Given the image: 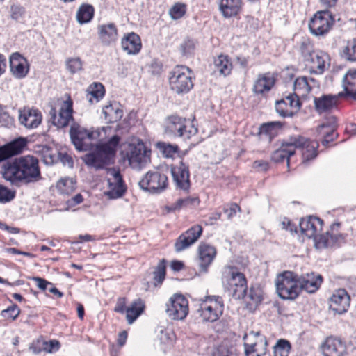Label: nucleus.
Masks as SVG:
<instances>
[{"label":"nucleus","mask_w":356,"mask_h":356,"mask_svg":"<svg viewBox=\"0 0 356 356\" xmlns=\"http://www.w3.org/2000/svg\"><path fill=\"white\" fill-rule=\"evenodd\" d=\"M2 177L11 184L38 182L42 179L38 159L31 155L17 157L1 166Z\"/></svg>","instance_id":"nucleus-1"},{"label":"nucleus","mask_w":356,"mask_h":356,"mask_svg":"<svg viewBox=\"0 0 356 356\" xmlns=\"http://www.w3.org/2000/svg\"><path fill=\"white\" fill-rule=\"evenodd\" d=\"M120 138L118 135L112 136L106 143L96 145L95 149L83 157L86 165L96 170L104 169L113 162Z\"/></svg>","instance_id":"nucleus-2"},{"label":"nucleus","mask_w":356,"mask_h":356,"mask_svg":"<svg viewBox=\"0 0 356 356\" xmlns=\"http://www.w3.org/2000/svg\"><path fill=\"white\" fill-rule=\"evenodd\" d=\"M188 124L186 118L176 115H170L165 121V134L170 138L179 137L188 140L197 133V129Z\"/></svg>","instance_id":"nucleus-3"},{"label":"nucleus","mask_w":356,"mask_h":356,"mask_svg":"<svg viewBox=\"0 0 356 356\" xmlns=\"http://www.w3.org/2000/svg\"><path fill=\"white\" fill-rule=\"evenodd\" d=\"M170 89L177 95L188 93L193 88V72L189 67L177 65L169 77Z\"/></svg>","instance_id":"nucleus-4"},{"label":"nucleus","mask_w":356,"mask_h":356,"mask_svg":"<svg viewBox=\"0 0 356 356\" xmlns=\"http://www.w3.org/2000/svg\"><path fill=\"white\" fill-rule=\"evenodd\" d=\"M222 283L225 289L236 299L244 298L247 287L246 278L236 268L229 267L224 273Z\"/></svg>","instance_id":"nucleus-5"},{"label":"nucleus","mask_w":356,"mask_h":356,"mask_svg":"<svg viewBox=\"0 0 356 356\" xmlns=\"http://www.w3.org/2000/svg\"><path fill=\"white\" fill-rule=\"evenodd\" d=\"M276 290L278 296L283 300H294L300 294L298 275L286 271L277 276Z\"/></svg>","instance_id":"nucleus-6"},{"label":"nucleus","mask_w":356,"mask_h":356,"mask_svg":"<svg viewBox=\"0 0 356 356\" xmlns=\"http://www.w3.org/2000/svg\"><path fill=\"white\" fill-rule=\"evenodd\" d=\"M98 135V133L88 130L76 122H73L71 124L70 139L76 149L79 152L92 149L93 141L97 138Z\"/></svg>","instance_id":"nucleus-7"},{"label":"nucleus","mask_w":356,"mask_h":356,"mask_svg":"<svg viewBox=\"0 0 356 356\" xmlns=\"http://www.w3.org/2000/svg\"><path fill=\"white\" fill-rule=\"evenodd\" d=\"M223 301L219 296L208 297L203 301L197 313L205 322H214L217 321L223 312Z\"/></svg>","instance_id":"nucleus-8"},{"label":"nucleus","mask_w":356,"mask_h":356,"mask_svg":"<svg viewBox=\"0 0 356 356\" xmlns=\"http://www.w3.org/2000/svg\"><path fill=\"white\" fill-rule=\"evenodd\" d=\"M141 189L151 193H160L168 186V179L165 174L159 171H149L138 182Z\"/></svg>","instance_id":"nucleus-9"},{"label":"nucleus","mask_w":356,"mask_h":356,"mask_svg":"<svg viewBox=\"0 0 356 356\" xmlns=\"http://www.w3.org/2000/svg\"><path fill=\"white\" fill-rule=\"evenodd\" d=\"M165 312L171 319L182 321L185 319L189 312L188 301L181 294H174L166 303Z\"/></svg>","instance_id":"nucleus-10"},{"label":"nucleus","mask_w":356,"mask_h":356,"mask_svg":"<svg viewBox=\"0 0 356 356\" xmlns=\"http://www.w3.org/2000/svg\"><path fill=\"white\" fill-rule=\"evenodd\" d=\"M334 19L328 10L317 12L310 19L309 28L315 35H323L330 30Z\"/></svg>","instance_id":"nucleus-11"},{"label":"nucleus","mask_w":356,"mask_h":356,"mask_svg":"<svg viewBox=\"0 0 356 356\" xmlns=\"http://www.w3.org/2000/svg\"><path fill=\"white\" fill-rule=\"evenodd\" d=\"M304 140L302 138H293L292 136L289 137L286 140H284L280 147L275 150L272 155L271 159L276 163L283 162L286 160L287 165H289V158L295 154V149L293 146H300Z\"/></svg>","instance_id":"nucleus-12"},{"label":"nucleus","mask_w":356,"mask_h":356,"mask_svg":"<svg viewBox=\"0 0 356 356\" xmlns=\"http://www.w3.org/2000/svg\"><path fill=\"white\" fill-rule=\"evenodd\" d=\"M73 102L69 99L63 102V104L60 108L58 115H56V111L55 108H51L49 111L51 115V120L54 126L58 128H64L67 127L70 122L73 120Z\"/></svg>","instance_id":"nucleus-13"},{"label":"nucleus","mask_w":356,"mask_h":356,"mask_svg":"<svg viewBox=\"0 0 356 356\" xmlns=\"http://www.w3.org/2000/svg\"><path fill=\"white\" fill-rule=\"evenodd\" d=\"M301 107V102L297 94H289L284 98L276 102L275 110L282 117H292Z\"/></svg>","instance_id":"nucleus-14"},{"label":"nucleus","mask_w":356,"mask_h":356,"mask_svg":"<svg viewBox=\"0 0 356 356\" xmlns=\"http://www.w3.org/2000/svg\"><path fill=\"white\" fill-rule=\"evenodd\" d=\"M202 233V227L199 225H194L182 233L175 241V252H181L188 248L198 240Z\"/></svg>","instance_id":"nucleus-15"},{"label":"nucleus","mask_w":356,"mask_h":356,"mask_svg":"<svg viewBox=\"0 0 356 356\" xmlns=\"http://www.w3.org/2000/svg\"><path fill=\"white\" fill-rule=\"evenodd\" d=\"M330 309L334 314H343L346 313L350 303V297L346 289H338L334 291L329 299Z\"/></svg>","instance_id":"nucleus-16"},{"label":"nucleus","mask_w":356,"mask_h":356,"mask_svg":"<svg viewBox=\"0 0 356 356\" xmlns=\"http://www.w3.org/2000/svg\"><path fill=\"white\" fill-rule=\"evenodd\" d=\"M340 223L335 222L330 226V231L325 234L316 236L314 238L315 245L317 248H328L335 246L343 239V236L337 232Z\"/></svg>","instance_id":"nucleus-17"},{"label":"nucleus","mask_w":356,"mask_h":356,"mask_svg":"<svg viewBox=\"0 0 356 356\" xmlns=\"http://www.w3.org/2000/svg\"><path fill=\"white\" fill-rule=\"evenodd\" d=\"M170 172L177 188L186 191L190 188V173L188 166L183 161L177 165H172Z\"/></svg>","instance_id":"nucleus-18"},{"label":"nucleus","mask_w":356,"mask_h":356,"mask_svg":"<svg viewBox=\"0 0 356 356\" xmlns=\"http://www.w3.org/2000/svg\"><path fill=\"white\" fill-rule=\"evenodd\" d=\"M196 262L200 267L201 273H207L209 266L212 264L216 255V248L210 245L200 244L197 250Z\"/></svg>","instance_id":"nucleus-19"},{"label":"nucleus","mask_w":356,"mask_h":356,"mask_svg":"<svg viewBox=\"0 0 356 356\" xmlns=\"http://www.w3.org/2000/svg\"><path fill=\"white\" fill-rule=\"evenodd\" d=\"M19 123L26 129L37 128L42 122V115L40 111L35 108H24L19 111Z\"/></svg>","instance_id":"nucleus-20"},{"label":"nucleus","mask_w":356,"mask_h":356,"mask_svg":"<svg viewBox=\"0 0 356 356\" xmlns=\"http://www.w3.org/2000/svg\"><path fill=\"white\" fill-rule=\"evenodd\" d=\"M298 282L300 292L303 290L309 293H313L320 288L323 282V277L314 273L298 275Z\"/></svg>","instance_id":"nucleus-21"},{"label":"nucleus","mask_w":356,"mask_h":356,"mask_svg":"<svg viewBox=\"0 0 356 356\" xmlns=\"http://www.w3.org/2000/svg\"><path fill=\"white\" fill-rule=\"evenodd\" d=\"M127 158L130 165L135 169L142 168L149 162L150 157L144 147L131 146L127 152Z\"/></svg>","instance_id":"nucleus-22"},{"label":"nucleus","mask_w":356,"mask_h":356,"mask_svg":"<svg viewBox=\"0 0 356 356\" xmlns=\"http://www.w3.org/2000/svg\"><path fill=\"white\" fill-rule=\"evenodd\" d=\"M28 140L26 138L19 137L0 147V163L20 154L26 146Z\"/></svg>","instance_id":"nucleus-23"},{"label":"nucleus","mask_w":356,"mask_h":356,"mask_svg":"<svg viewBox=\"0 0 356 356\" xmlns=\"http://www.w3.org/2000/svg\"><path fill=\"white\" fill-rule=\"evenodd\" d=\"M299 227L302 234L309 238L314 239L318 232L322 230L323 220L317 217L309 216L300 221Z\"/></svg>","instance_id":"nucleus-24"},{"label":"nucleus","mask_w":356,"mask_h":356,"mask_svg":"<svg viewBox=\"0 0 356 356\" xmlns=\"http://www.w3.org/2000/svg\"><path fill=\"white\" fill-rule=\"evenodd\" d=\"M107 175L109 176L108 181L111 189L109 194L115 198L122 196L126 188L120 171L114 168H107Z\"/></svg>","instance_id":"nucleus-25"},{"label":"nucleus","mask_w":356,"mask_h":356,"mask_svg":"<svg viewBox=\"0 0 356 356\" xmlns=\"http://www.w3.org/2000/svg\"><path fill=\"white\" fill-rule=\"evenodd\" d=\"M10 68L12 74L18 79L24 78L29 70L26 59L17 52L10 56Z\"/></svg>","instance_id":"nucleus-26"},{"label":"nucleus","mask_w":356,"mask_h":356,"mask_svg":"<svg viewBox=\"0 0 356 356\" xmlns=\"http://www.w3.org/2000/svg\"><path fill=\"white\" fill-rule=\"evenodd\" d=\"M275 83V78L270 72L259 74L254 82L252 91L256 95L269 92Z\"/></svg>","instance_id":"nucleus-27"},{"label":"nucleus","mask_w":356,"mask_h":356,"mask_svg":"<svg viewBox=\"0 0 356 356\" xmlns=\"http://www.w3.org/2000/svg\"><path fill=\"white\" fill-rule=\"evenodd\" d=\"M121 46L123 51L127 52V54H138L142 48L140 38L134 32L124 34L121 40Z\"/></svg>","instance_id":"nucleus-28"},{"label":"nucleus","mask_w":356,"mask_h":356,"mask_svg":"<svg viewBox=\"0 0 356 356\" xmlns=\"http://www.w3.org/2000/svg\"><path fill=\"white\" fill-rule=\"evenodd\" d=\"M346 350L345 343L341 339L334 337L327 338L322 346L324 356H343Z\"/></svg>","instance_id":"nucleus-29"},{"label":"nucleus","mask_w":356,"mask_h":356,"mask_svg":"<svg viewBox=\"0 0 356 356\" xmlns=\"http://www.w3.org/2000/svg\"><path fill=\"white\" fill-rule=\"evenodd\" d=\"M338 99V95H323L319 97H314V104L316 111L321 114L332 111L337 106Z\"/></svg>","instance_id":"nucleus-30"},{"label":"nucleus","mask_w":356,"mask_h":356,"mask_svg":"<svg viewBox=\"0 0 356 356\" xmlns=\"http://www.w3.org/2000/svg\"><path fill=\"white\" fill-rule=\"evenodd\" d=\"M328 58V55L325 52L316 50L315 53H313L311 58L305 62L307 65L309 66L311 73L321 74L325 71V63Z\"/></svg>","instance_id":"nucleus-31"},{"label":"nucleus","mask_w":356,"mask_h":356,"mask_svg":"<svg viewBox=\"0 0 356 356\" xmlns=\"http://www.w3.org/2000/svg\"><path fill=\"white\" fill-rule=\"evenodd\" d=\"M293 138H302L304 142L300 146H293L294 149H302L303 161H307L314 159L317 156L318 143L316 141H311L300 135L292 136Z\"/></svg>","instance_id":"nucleus-32"},{"label":"nucleus","mask_w":356,"mask_h":356,"mask_svg":"<svg viewBox=\"0 0 356 356\" xmlns=\"http://www.w3.org/2000/svg\"><path fill=\"white\" fill-rule=\"evenodd\" d=\"M242 8V0H220L219 10L225 18L237 15Z\"/></svg>","instance_id":"nucleus-33"},{"label":"nucleus","mask_w":356,"mask_h":356,"mask_svg":"<svg viewBox=\"0 0 356 356\" xmlns=\"http://www.w3.org/2000/svg\"><path fill=\"white\" fill-rule=\"evenodd\" d=\"M97 29L99 38L104 44L108 45L117 40L118 30L113 23L99 25Z\"/></svg>","instance_id":"nucleus-34"},{"label":"nucleus","mask_w":356,"mask_h":356,"mask_svg":"<svg viewBox=\"0 0 356 356\" xmlns=\"http://www.w3.org/2000/svg\"><path fill=\"white\" fill-rule=\"evenodd\" d=\"M103 113L104 119L108 123L116 122L121 120L123 116V111L121 108V106L116 102L106 105L103 108Z\"/></svg>","instance_id":"nucleus-35"},{"label":"nucleus","mask_w":356,"mask_h":356,"mask_svg":"<svg viewBox=\"0 0 356 356\" xmlns=\"http://www.w3.org/2000/svg\"><path fill=\"white\" fill-rule=\"evenodd\" d=\"M145 304L140 298L134 300L126 309V318L129 324L133 323L143 313Z\"/></svg>","instance_id":"nucleus-36"},{"label":"nucleus","mask_w":356,"mask_h":356,"mask_svg":"<svg viewBox=\"0 0 356 356\" xmlns=\"http://www.w3.org/2000/svg\"><path fill=\"white\" fill-rule=\"evenodd\" d=\"M87 99L90 104L98 102L105 94L104 86L101 83H92L87 90Z\"/></svg>","instance_id":"nucleus-37"},{"label":"nucleus","mask_w":356,"mask_h":356,"mask_svg":"<svg viewBox=\"0 0 356 356\" xmlns=\"http://www.w3.org/2000/svg\"><path fill=\"white\" fill-rule=\"evenodd\" d=\"M214 67L216 71L226 76L231 73L232 64L227 56L220 55L214 59Z\"/></svg>","instance_id":"nucleus-38"},{"label":"nucleus","mask_w":356,"mask_h":356,"mask_svg":"<svg viewBox=\"0 0 356 356\" xmlns=\"http://www.w3.org/2000/svg\"><path fill=\"white\" fill-rule=\"evenodd\" d=\"M293 88L295 90L293 94H297L298 97L299 95L305 96L312 90V86L307 77L301 76L297 78L294 81Z\"/></svg>","instance_id":"nucleus-39"},{"label":"nucleus","mask_w":356,"mask_h":356,"mask_svg":"<svg viewBox=\"0 0 356 356\" xmlns=\"http://www.w3.org/2000/svg\"><path fill=\"white\" fill-rule=\"evenodd\" d=\"M94 8L88 4L81 5L76 13V19L81 24L89 22L93 17Z\"/></svg>","instance_id":"nucleus-40"},{"label":"nucleus","mask_w":356,"mask_h":356,"mask_svg":"<svg viewBox=\"0 0 356 356\" xmlns=\"http://www.w3.org/2000/svg\"><path fill=\"white\" fill-rule=\"evenodd\" d=\"M76 182L72 179L62 178L56 183V188L61 194H70L76 188Z\"/></svg>","instance_id":"nucleus-41"},{"label":"nucleus","mask_w":356,"mask_h":356,"mask_svg":"<svg viewBox=\"0 0 356 356\" xmlns=\"http://www.w3.org/2000/svg\"><path fill=\"white\" fill-rule=\"evenodd\" d=\"M199 203L200 200L197 197H188L177 200L175 204H172L170 207H168L167 208L169 211H172L179 209L183 207L197 206Z\"/></svg>","instance_id":"nucleus-42"},{"label":"nucleus","mask_w":356,"mask_h":356,"mask_svg":"<svg viewBox=\"0 0 356 356\" xmlns=\"http://www.w3.org/2000/svg\"><path fill=\"white\" fill-rule=\"evenodd\" d=\"M282 127V124L278 121L270 122L263 124L260 127L261 134H266L273 138L277 134L279 130Z\"/></svg>","instance_id":"nucleus-43"},{"label":"nucleus","mask_w":356,"mask_h":356,"mask_svg":"<svg viewBox=\"0 0 356 356\" xmlns=\"http://www.w3.org/2000/svg\"><path fill=\"white\" fill-rule=\"evenodd\" d=\"M291 343L286 339H279L273 349L274 356H289Z\"/></svg>","instance_id":"nucleus-44"},{"label":"nucleus","mask_w":356,"mask_h":356,"mask_svg":"<svg viewBox=\"0 0 356 356\" xmlns=\"http://www.w3.org/2000/svg\"><path fill=\"white\" fill-rule=\"evenodd\" d=\"M300 51L304 58V60L306 61L316 51L314 49L313 44L309 38H302L300 43Z\"/></svg>","instance_id":"nucleus-45"},{"label":"nucleus","mask_w":356,"mask_h":356,"mask_svg":"<svg viewBox=\"0 0 356 356\" xmlns=\"http://www.w3.org/2000/svg\"><path fill=\"white\" fill-rule=\"evenodd\" d=\"M244 298L248 304L257 305L262 300L261 290L251 287L248 292L246 291Z\"/></svg>","instance_id":"nucleus-46"},{"label":"nucleus","mask_w":356,"mask_h":356,"mask_svg":"<svg viewBox=\"0 0 356 356\" xmlns=\"http://www.w3.org/2000/svg\"><path fill=\"white\" fill-rule=\"evenodd\" d=\"M166 273V261L164 259H161L153 272L154 280L158 284H161L165 279Z\"/></svg>","instance_id":"nucleus-47"},{"label":"nucleus","mask_w":356,"mask_h":356,"mask_svg":"<svg viewBox=\"0 0 356 356\" xmlns=\"http://www.w3.org/2000/svg\"><path fill=\"white\" fill-rule=\"evenodd\" d=\"M212 356H238L236 349L222 343L213 353Z\"/></svg>","instance_id":"nucleus-48"},{"label":"nucleus","mask_w":356,"mask_h":356,"mask_svg":"<svg viewBox=\"0 0 356 356\" xmlns=\"http://www.w3.org/2000/svg\"><path fill=\"white\" fill-rule=\"evenodd\" d=\"M67 70L74 74L82 70V61L79 58H69L65 61Z\"/></svg>","instance_id":"nucleus-49"},{"label":"nucleus","mask_w":356,"mask_h":356,"mask_svg":"<svg viewBox=\"0 0 356 356\" xmlns=\"http://www.w3.org/2000/svg\"><path fill=\"white\" fill-rule=\"evenodd\" d=\"M186 6L184 3H176L170 9L169 14L173 19L181 18L186 13Z\"/></svg>","instance_id":"nucleus-50"},{"label":"nucleus","mask_w":356,"mask_h":356,"mask_svg":"<svg viewBox=\"0 0 356 356\" xmlns=\"http://www.w3.org/2000/svg\"><path fill=\"white\" fill-rule=\"evenodd\" d=\"M158 147L167 158L172 157L179 149V147L177 145H170L165 143H159Z\"/></svg>","instance_id":"nucleus-51"},{"label":"nucleus","mask_w":356,"mask_h":356,"mask_svg":"<svg viewBox=\"0 0 356 356\" xmlns=\"http://www.w3.org/2000/svg\"><path fill=\"white\" fill-rule=\"evenodd\" d=\"M15 197V191H12L4 186L3 185H0V202L6 203L10 202Z\"/></svg>","instance_id":"nucleus-52"},{"label":"nucleus","mask_w":356,"mask_h":356,"mask_svg":"<svg viewBox=\"0 0 356 356\" xmlns=\"http://www.w3.org/2000/svg\"><path fill=\"white\" fill-rule=\"evenodd\" d=\"M343 54L347 60L356 61V39L348 42L347 46L343 50Z\"/></svg>","instance_id":"nucleus-53"},{"label":"nucleus","mask_w":356,"mask_h":356,"mask_svg":"<svg viewBox=\"0 0 356 356\" xmlns=\"http://www.w3.org/2000/svg\"><path fill=\"white\" fill-rule=\"evenodd\" d=\"M13 118L6 111V106L0 104V124L3 127H8L13 123Z\"/></svg>","instance_id":"nucleus-54"},{"label":"nucleus","mask_w":356,"mask_h":356,"mask_svg":"<svg viewBox=\"0 0 356 356\" xmlns=\"http://www.w3.org/2000/svg\"><path fill=\"white\" fill-rule=\"evenodd\" d=\"M25 9L19 4H13L10 7V17L14 20H19L24 17Z\"/></svg>","instance_id":"nucleus-55"},{"label":"nucleus","mask_w":356,"mask_h":356,"mask_svg":"<svg viewBox=\"0 0 356 356\" xmlns=\"http://www.w3.org/2000/svg\"><path fill=\"white\" fill-rule=\"evenodd\" d=\"M344 90L338 93L339 97H350L356 100V88L355 86H350L343 83Z\"/></svg>","instance_id":"nucleus-56"},{"label":"nucleus","mask_w":356,"mask_h":356,"mask_svg":"<svg viewBox=\"0 0 356 356\" xmlns=\"http://www.w3.org/2000/svg\"><path fill=\"white\" fill-rule=\"evenodd\" d=\"M20 314V309L15 304L12 305L10 307H8L6 309L2 311V314L4 316H8L13 320H15L17 318V316Z\"/></svg>","instance_id":"nucleus-57"},{"label":"nucleus","mask_w":356,"mask_h":356,"mask_svg":"<svg viewBox=\"0 0 356 356\" xmlns=\"http://www.w3.org/2000/svg\"><path fill=\"white\" fill-rule=\"evenodd\" d=\"M43 349L47 353L56 352L60 348V343L57 340H50L49 341L42 342Z\"/></svg>","instance_id":"nucleus-58"},{"label":"nucleus","mask_w":356,"mask_h":356,"mask_svg":"<svg viewBox=\"0 0 356 356\" xmlns=\"http://www.w3.org/2000/svg\"><path fill=\"white\" fill-rule=\"evenodd\" d=\"M43 152V161L46 165H50L54 164L56 161L57 157L56 155L51 153V151L49 147H44Z\"/></svg>","instance_id":"nucleus-59"},{"label":"nucleus","mask_w":356,"mask_h":356,"mask_svg":"<svg viewBox=\"0 0 356 356\" xmlns=\"http://www.w3.org/2000/svg\"><path fill=\"white\" fill-rule=\"evenodd\" d=\"M343 83L356 86V69L349 70L343 77Z\"/></svg>","instance_id":"nucleus-60"},{"label":"nucleus","mask_w":356,"mask_h":356,"mask_svg":"<svg viewBox=\"0 0 356 356\" xmlns=\"http://www.w3.org/2000/svg\"><path fill=\"white\" fill-rule=\"evenodd\" d=\"M195 44L193 40L186 39L181 44L180 48L184 55L191 54L194 49Z\"/></svg>","instance_id":"nucleus-61"},{"label":"nucleus","mask_w":356,"mask_h":356,"mask_svg":"<svg viewBox=\"0 0 356 356\" xmlns=\"http://www.w3.org/2000/svg\"><path fill=\"white\" fill-rule=\"evenodd\" d=\"M223 211L227 214L229 219L232 218L237 212H241L240 207L236 203H232L229 208H224Z\"/></svg>","instance_id":"nucleus-62"},{"label":"nucleus","mask_w":356,"mask_h":356,"mask_svg":"<svg viewBox=\"0 0 356 356\" xmlns=\"http://www.w3.org/2000/svg\"><path fill=\"white\" fill-rule=\"evenodd\" d=\"M252 167L258 171L264 172L268 170L269 164L267 161L258 160L253 163Z\"/></svg>","instance_id":"nucleus-63"},{"label":"nucleus","mask_w":356,"mask_h":356,"mask_svg":"<svg viewBox=\"0 0 356 356\" xmlns=\"http://www.w3.org/2000/svg\"><path fill=\"white\" fill-rule=\"evenodd\" d=\"M33 280L35 282L37 286L42 291L47 289V286H52V283L39 277H33Z\"/></svg>","instance_id":"nucleus-64"}]
</instances>
